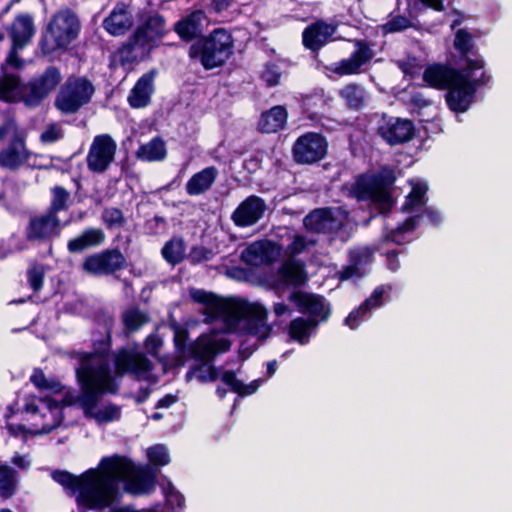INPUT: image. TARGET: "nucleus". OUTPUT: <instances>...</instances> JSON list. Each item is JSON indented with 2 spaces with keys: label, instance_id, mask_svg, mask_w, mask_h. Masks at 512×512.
<instances>
[{
  "label": "nucleus",
  "instance_id": "nucleus-1",
  "mask_svg": "<svg viewBox=\"0 0 512 512\" xmlns=\"http://www.w3.org/2000/svg\"><path fill=\"white\" fill-rule=\"evenodd\" d=\"M100 471L88 469L79 476L66 470H55L52 479L69 493L75 494L79 512L103 510L120 497L119 483L126 481V490L143 493L155 483V474L137 466L129 457L119 454L105 456Z\"/></svg>",
  "mask_w": 512,
  "mask_h": 512
},
{
  "label": "nucleus",
  "instance_id": "nucleus-2",
  "mask_svg": "<svg viewBox=\"0 0 512 512\" xmlns=\"http://www.w3.org/2000/svg\"><path fill=\"white\" fill-rule=\"evenodd\" d=\"M76 380L79 386L78 406L89 409L97 407L105 394H116L119 386L111 374L107 363L94 365L90 355H82L76 368Z\"/></svg>",
  "mask_w": 512,
  "mask_h": 512
},
{
  "label": "nucleus",
  "instance_id": "nucleus-3",
  "mask_svg": "<svg viewBox=\"0 0 512 512\" xmlns=\"http://www.w3.org/2000/svg\"><path fill=\"white\" fill-rule=\"evenodd\" d=\"M139 25L128 39L118 48L117 54L120 62L132 64L137 61L135 53L137 47L151 51L168 33L166 19L158 11L144 12L139 17Z\"/></svg>",
  "mask_w": 512,
  "mask_h": 512
},
{
  "label": "nucleus",
  "instance_id": "nucleus-4",
  "mask_svg": "<svg viewBox=\"0 0 512 512\" xmlns=\"http://www.w3.org/2000/svg\"><path fill=\"white\" fill-rule=\"evenodd\" d=\"M234 53V38L224 28H215L208 35H201L188 49L191 61H198L209 71L223 67Z\"/></svg>",
  "mask_w": 512,
  "mask_h": 512
},
{
  "label": "nucleus",
  "instance_id": "nucleus-5",
  "mask_svg": "<svg viewBox=\"0 0 512 512\" xmlns=\"http://www.w3.org/2000/svg\"><path fill=\"white\" fill-rule=\"evenodd\" d=\"M80 22L77 15L70 9L57 13L42 33L39 46L44 55L57 50H66L78 37Z\"/></svg>",
  "mask_w": 512,
  "mask_h": 512
},
{
  "label": "nucleus",
  "instance_id": "nucleus-6",
  "mask_svg": "<svg viewBox=\"0 0 512 512\" xmlns=\"http://www.w3.org/2000/svg\"><path fill=\"white\" fill-rule=\"evenodd\" d=\"M94 92L95 88L89 79L70 76L55 97L54 106L64 115L75 114L91 101Z\"/></svg>",
  "mask_w": 512,
  "mask_h": 512
},
{
  "label": "nucleus",
  "instance_id": "nucleus-7",
  "mask_svg": "<svg viewBox=\"0 0 512 512\" xmlns=\"http://www.w3.org/2000/svg\"><path fill=\"white\" fill-rule=\"evenodd\" d=\"M266 319L267 311L262 305L249 303L238 298H231V303L223 322L229 330H234L241 321H244L246 333L255 336L265 326Z\"/></svg>",
  "mask_w": 512,
  "mask_h": 512
},
{
  "label": "nucleus",
  "instance_id": "nucleus-8",
  "mask_svg": "<svg viewBox=\"0 0 512 512\" xmlns=\"http://www.w3.org/2000/svg\"><path fill=\"white\" fill-rule=\"evenodd\" d=\"M128 266L127 258L119 247L105 248L87 255L81 269L93 277L115 276Z\"/></svg>",
  "mask_w": 512,
  "mask_h": 512
},
{
  "label": "nucleus",
  "instance_id": "nucleus-9",
  "mask_svg": "<svg viewBox=\"0 0 512 512\" xmlns=\"http://www.w3.org/2000/svg\"><path fill=\"white\" fill-rule=\"evenodd\" d=\"M481 69H483L481 61H469L468 66L462 68L461 80L447 88L445 100L451 111L464 113L470 108L476 94L474 84L470 83V77L476 70Z\"/></svg>",
  "mask_w": 512,
  "mask_h": 512
},
{
  "label": "nucleus",
  "instance_id": "nucleus-10",
  "mask_svg": "<svg viewBox=\"0 0 512 512\" xmlns=\"http://www.w3.org/2000/svg\"><path fill=\"white\" fill-rule=\"evenodd\" d=\"M328 153V141L320 132L301 134L291 148L292 159L299 165H312L322 161Z\"/></svg>",
  "mask_w": 512,
  "mask_h": 512
},
{
  "label": "nucleus",
  "instance_id": "nucleus-11",
  "mask_svg": "<svg viewBox=\"0 0 512 512\" xmlns=\"http://www.w3.org/2000/svg\"><path fill=\"white\" fill-rule=\"evenodd\" d=\"M62 81L60 69L55 65L47 66L44 71L25 82L27 91L24 97V105L27 108H36L53 92Z\"/></svg>",
  "mask_w": 512,
  "mask_h": 512
},
{
  "label": "nucleus",
  "instance_id": "nucleus-12",
  "mask_svg": "<svg viewBox=\"0 0 512 512\" xmlns=\"http://www.w3.org/2000/svg\"><path fill=\"white\" fill-rule=\"evenodd\" d=\"M354 46L355 49L348 58L324 65V71L329 78H332V74L339 77L359 74L361 68L374 57V51L368 41L356 40Z\"/></svg>",
  "mask_w": 512,
  "mask_h": 512
},
{
  "label": "nucleus",
  "instance_id": "nucleus-13",
  "mask_svg": "<svg viewBox=\"0 0 512 512\" xmlns=\"http://www.w3.org/2000/svg\"><path fill=\"white\" fill-rule=\"evenodd\" d=\"M117 144L109 134L94 137L86 156L88 169L93 173H103L115 159Z\"/></svg>",
  "mask_w": 512,
  "mask_h": 512
},
{
  "label": "nucleus",
  "instance_id": "nucleus-14",
  "mask_svg": "<svg viewBox=\"0 0 512 512\" xmlns=\"http://www.w3.org/2000/svg\"><path fill=\"white\" fill-rule=\"evenodd\" d=\"M69 223L68 220L61 222L58 215L46 210L44 214L30 218L25 231L26 238L28 241H52L60 237Z\"/></svg>",
  "mask_w": 512,
  "mask_h": 512
},
{
  "label": "nucleus",
  "instance_id": "nucleus-15",
  "mask_svg": "<svg viewBox=\"0 0 512 512\" xmlns=\"http://www.w3.org/2000/svg\"><path fill=\"white\" fill-rule=\"evenodd\" d=\"M415 130L410 119L383 116L376 128V134L388 145L396 146L412 140Z\"/></svg>",
  "mask_w": 512,
  "mask_h": 512
},
{
  "label": "nucleus",
  "instance_id": "nucleus-16",
  "mask_svg": "<svg viewBox=\"0 0 512 512\" xmlns=\"http://www.w3.org/2000/svg\"><path fill=\"white\" fill-rule=\"evenodd\" d=\"M231 348V341L227 338H215L211 335L201 334L188 346V355L196 362L204 364L214 363L220 353Z\"/></svg>",
  "mask_w": 512,
  "mask_h": 512
},
{
  "label": "nucleus",
  "instance_id": "nucleus-17",
  "mask_svg": "<svg viewBox=\"0 0 512 512\" xmlns=\"http://www.w3.org/2000/svg\"><path fill=\"white\" fill-rule=\"evenodd\" d=\"M288 300L298 312L308 314L309 318H319V322H326L331 315L330 304L322 295L295 290L289 294Z\"/></svg>",
  "mask_w": 512,
  "mask_h": 512
},
{
  "label": "nucleus",
  "instance_id": "nucleus-18",
  "mask_svg": "<svg viewBox=\"0 0 512 512\" xmlns=\"http://www.w3.org/2000/svg\"><path fill=\"white\" fill-rule=\"evenodd\" d=\"M153 363L143 353L128 348H120L114 355V369L118 376L131 373L142 375L153 370Z\"/></svg>",
  "mask_w": 512,
  "mask_h": 512
},
{
  "label": "nucleus",
  "instance_id": "nucleus-19",
  "mask_svg": "<svg viewBox=\"0 0 512 512\" xmlns=\"http://www.w3.org/2000/svg\"><path fill=\"white\" fill-rule=\"evenodd\" d=\"M266 210L267 204L262 197L249 195L233 211L231 220L237 227H250L263 218Z\"/></svg>",
  "mask_w": 512,
  "mask_h": 512
},
{
  "label": "nucleus",
  "instance_id": "nucleus-20",
  "mask_svg": "<svg viewBox=\"0 0 512 512\" xmlns=\"http://www.w3.org/2000/svg\"><path fill=\"white\" fill-rule=\"evenodd\" d=\"M303 224L309 232L324 234L335 233L343 226L330 207L312 210L304 217Z\"/></svg>",
  "mask_w": 512,
  "mask_h": 512
},
{
  "label": "nucleus",
  "instance_id": "nucleus-21",
  "mask_svg": "<svg viewBox=\"0 0 512 512\" xmlns=\"http://www.w3.org/2000/svg\"><path fill=\"white\" fill-rule=\"evenodd\" d=\"M461 77L462 68L457 69L441 63L429 65L423 73V80L427 85L438 90H447L452 84L459 82Z\"/></svg>",
  "mask_w": 512,
  "mask_h": 512
},
{
  "label": "nucleus",
  "instance_id": "nucleus-22",
  "mask_svg": "<svg viewBox=\"0 0 512 512\" xmlns=\"http://www.w3.org/2000/svg\"><path fill=\"white\" fill-rule=\"evenodd\" d=\"M24 136L14 128V134L6 148L0 151V166L8 170H17L29 159Z\"/></svg>",
  "mask_w": 512,
  "mask_h": 512
},
{
  "label": "nucleus",
  "instance_id": "nucleus-23",
  "mask_svg": "<svg viewBox=\"0 0 512 512\" xmlns=\"http://www.w3.org/2000/svg\"><path fill=\"white\" fill-rule=\"evenodd\" d=\"M190 297L194 302L205 306L204 314L207 318L211 320L222 319L224 321L231 298H222L202 289H192Z\"/></svg>",
  "mask_w": 512,
  "mask_h": 512
},
{
  "label": "nucleus",
  "instance_id": "nucleus-24",
  "mask_svg": "<svg viewBox=\"0 0 512 512\" xmlns=\"http://www.w3.org/2000/svg\"><path fill=\"white\" fill-rule=\"evenodd\" d=\"M134 26V18L129 6L118 2L103 20V28L112 36H123Z\"/></svg>",
  "mask_w": 512,
  "mask_h": 512
},
{
  "label": "nucleus",
  "instance_id": "nucleus-25",
  "mask_svg": "<svg viewBox=\"0 0 512 512\" xmlns=\"http://www.w3.org/2000/svg\"><path fill=\"white\" fill-rule=\"evenodd\" d=\"M106 234L100 227H87L77 236L67 242V250L70 254H79L89 249L98 248L104 244Z\"/></svg>",
  "mask_w": 512,
  "mask_h": 512
},
{
  "label": "nucleus",
  "instance_id": "nucleus-26",
  "mask_svg": "<svg viewBox=\"0 0 512 512\" xmlns=\"http://www.w3.org/2000/svg\"><path fill=\"white\" fill-rule=\"evenodd\" d=\"M206 18L205 12L196 9L174 23L173 30L184 42L195 41L201 31L202 22Z\"/></svg>",
  "mask_w": 512,
  "mask_h": 512
},
{
  "label": "nucleus",
  "instance_id": "nucleus-27",
  "mask_svg": "<svg viewBox=\"0 0 512 512\" xmlns=\"http://www.w3.org/2000/svg\"><path fill=\"white\" fill-rule=\"evenodd\" d=\"M334 27L322 20L307 26L302 33V43L312 52H318L331 38Z\"/></svg>",
  "mask_w": 512,
  "mask_h": 512
},
{
  "label": "nucleus",
  "instance_id": "nucleus-28",
  "mask_svg": "<svg viewBox=\"0 0 512 512\" xmlns=\"http://www.w3.org/2000/svg\"><path fill=\"white\" fill-rule=\"evenodd\" d=\"M352 192L359 201L384 203L390 200V193L380 192L372 178L367 173L360 174L356 178L352 186Z\"/></svg>",
  "mask_w": 512,
  "mask_h": 512
},
{
  "label": "nucleus",
  "instance_id": "nucleus-29",
  "mask_svg": "<svg viewBox=\"0 0 512 512\" xmlns=\"http://www.w3.org/2000/svg\"><path fill=\"white\" fill-rule=\"evenodd\" d=\"M384 293L383 286H377L368 298L348 314L345 324L351 329H356L373 308L382 305Z\"/></svg>",
  "mask_w": 512,
  "mask_h": 512
},
{
  "label": "nucleus",
  "instance_id": "nucleus-30",
  "mask_svg": "<svg viewBox=\"0 0 512 512\" xmlns=\"http://www.w3.org/2000/svg\"><path fill=\"white\" fill-rule=\"evenodd\" d=\"M288 112L285 106L276 105L263 111L257 123V129L261 133H277L287 124Z\"/></svg>",
  "mask_w": 512,
  "mask_h": 512
},
{
  "label": "nucleus",
  "instance_id": "nucleus-31",
  "mask_svg": "<svg viewBox=\"0 0 512 512\" xmlns=\"http://www.w3.org/2000/svg\"><path fill=\"white\" fill-rule=\"evenodd\" d=\"M35 34L33 18L30 14L23 13L15 17L10 36L14 49H23Z\"/></svg>",
  "mask_w": 512,
  "mask_h": 512
},
{
  "label": "nucleus",
  "instance_id": "nucleus-32",
  "mask_svg": "<svg viewBox=\"0 0 512 512\" xmlns=\"http://www.w3.org/2000/svg\"><path fill=\"white\" fill-rule=\"evenodd\" d=\"M153 77V72H148L136 81L127 99L131 108H145L150 104L153 93Z\"/></svg>",
  "mask_w": 512,
  "mask_h": 512
},
{
  "label": "nucleus",
  "instance_id": "nucleus-33",
  "mask_svg": "<svg viewBox=\"0 0 512 512\" xmlns=\"http://www.w3.org/2000/svg\"><path fill=\"white\" fill-rule=\"evenodd\" d=\"M453 47L458 52L460 59L465 62V66H468V62L473 60L481 61L483 67L485 66L484 59L475 47L473 35L466 28H460L455 32Z\"/></svg>",
  "mask_w": 512,
  "mask_h": 512
},
{
  "label": "nucleus",
  "instance_id": "nucleus-34",
  "mask_svg": "<svg viewBox=\"0 0 512 512\" xmlns=\"http://www.w3.org/2000/svg\"><path fill=\"white\" fill-rule=\"evenodd\" d=\"M19 75L5 74L0 79V99L8 103H24L27 91Z\"/></svg>",
  "mask_w": 512,
  "mask_h": 512
},
{
  "label": "nucleus",
  "instance_id": "nucleus-35",
  "mask_svg": "<svg viewBox=\"0 0 512 512\" xmlns=\"http://www.w3.org/2000/svg\"><path fill=\"white\" fill-rule=\"evenodd\" d=\"M279 254V246L272 240H262L254 242L246 247L241 254V258L247 262L256 261H273Z\"/></svg>",
  "mask_w": 512,
  "mask_h": 512
},
{
  "label": "nucleus",
  "instance_id": "nucleus-36",
  "mask_svg": "<svg viewBox=\"0 0 512 512\" xmlns=\"http://www.w3.org/2000/svg\"><path fill=\"white\" fill-rule=\"evenodd\" d=\"M114 321L112 318L104 320L102 327L103 332H94L92 339V352H86L83 355H90V361L94 358H103L109 354L112 344V330Z\"/></svg>",
  "mask_w": 512,
  "mask_h": 512
},
{
  "label": "nucleus",
  "instance_id": "nucleus-37",
  "mask_svg": "<svg viewBox=\"0 0 512 512\" xmlns=\"http://www.w3.org/2000/svg\"><path fill=\"white\" fill-rule=\"evenodd\" d=\"M218 175L215 166H209L193 174L186 183V193L190 196H198L208 191L214 184Z\"/></svg>",
  "mask_w": 512,
  "mask_h": 512
},
{
  "label": "nucleus",
  "instance_id": "nucleus-38",
  "mask_svg": "<svg viewBox=\"0 0 512 512\" xmlns=\"http://www.w3.org/2000/svg\"><path fill=\"white\" fill-rule=\"evenodd\" d=\"M278 281L285 287L298 288L305 285L307 276L299 263L287 262L278 269Z\"/></svg>",
  "mask_w": 512,
  "mask_h": 512
},
{
  "label": "nucleus",
  "instance_id": "nucleus-39",
  "mask_svg": "<svg viewBox=\"0 0 512 512\" xmlns=\"http://www.w3.org/2000/svg\"><path fill=\"white\" fill-rule=\"evenodd\" d=\"M135 156L142 162H159L167 156L165 141L159 137H153L148 143L141 144Z\"/></svg>",
  "mask_w": 512,
  "mask_h": 512
},
{
  "label": "nucleus",
  "instance_id": "nucleus-40",
  "mask_svg": "<svg viewBox=\"0 0 512 512\" xmlns=\"http://www.w3.org/2000/svg\"><path fill=\"white\" fill-rule=\"evenodd\" d=\"M319 321L313 318L297 317L290 321L288 325L289 337L301 345L309 343L313 330L318 326Z\"/></svg>",
  "mask_w": 512,
  "mask_h": 512
},
{
  "label": "nucleus",
  "instance_id": "nucleus-41",
  "mask_svg": "<svg viewBox=\"0 0 512 512\" xmlns=\"http://www.w3.org/2000/svg\"><path fill=\"white\" fill-rule=\"evenodd\" d=\"M221 381L230 388V390L241 397L249 396L254 394L261 383L260 379L253 380L249 384H244L243 381L239 380L236 376L235 371L226 370L221 375Z\"/></svg>",
  "mask_w": 512,
  "mask_h": 512
},
{
  "label": "nucleus",
  "instance_id": "nucleus-42",
  "mask_svg": "<svg viewBox=\"0 0 512 512\" xmlns=\"http://www.w3.org/2000/svg\"><path fill=\"white\" fill-rule=\"evenodd\" d=\"M186 244L181 236H174L165 242L161 249L163 259L170 265L175 266L185 259Z\"/></svg>",
  "mask_w": 512,
  "mask_h": 512
},
{
  "label": "nucleus",
  "instance_id": "nucleus-43",
  "mask_svg": "<svg viewBox=\"0 0 512 512\" xmlns=\"http://www.w3.org/2000/svg\"><path fill=\"white\" fill-rule=\"evenodd\" d=\"M95 408L92 406L89 409L85 406L81 407L84 416L88 419H94L98 424L111 423L121 419V407L114 403H108L97 411H95Z\"/></svg>",
  "mask_w": 512,
  "mask_h": 512
},
{
  "label": "nucleus",
  "instance_id": "nucleus-44",
  "mask_svg": "<svg viewBox=\"0 0 512 512\" xmlns=\"http://www.w3.org/2000/svg\"><path fill=\"white\" fill-rule=\"evenodd\" d=\"M339 96L345 101L347 107L352 110H360L364 106L365 91L359 84H347L339 91Z\"/></svg>",
  "mask_w": 512,
  "mask_h": 512
},
{
  "label": "nucleus",
  "instance_id": "nucleus-45",
  "mask_svg": "<svg viewBox=\"0 0 512 512\" xmlns=\"http://www.w3.org/2000/svg\"><path fill=\"white\" fill-rule=\"evenodd\" d=\"M17 489L16 471L7 465H0V497L9 499Z\"/></svg>",
  "mask_w": 512,
  "mask_h": 512
},
{
  "label": "nucleus",
  "instance_id": "nucleus-46",
  "mask_svg": "<svg viewBox=\"0 0 512 512\" xmlns=\"http://www.w3.org/2000/svg\"><path fill=\"white\" fill-rule=\"evenodd\" d=\"M427 186L424 184H416L412 187V190L405 197V201L402 205V210L406 212H413L419 210L425 205V195L427 193Z\"/></svg>",
  "mask_w": 512,
  "mask_h": 512
},
{
  "label": "nucleus",
  "instance_id": "nucleus-47",
  "mask_svg": "<svg viewBox=\"0 0 512 512\" xmlns=\"http://www.w3.org/2000/svg\"><path fill=\"white\" fill-rule=\"evenodd\" d=\"M50 192L51 200L47 211L58 215L59 212L69 208L70 194L63 186L56 185L50 189Z\"/></svg>",
  "mask_w": 512,
  "mask_h": 512
},
{
  "label": "nucleus",
  "instance_id": "nucleus-48",
  "mask_svg": "<svg viewBox=\"0 0 512 512\" xmlns=\"http://www.w3.org/2000/svg\"><path fill=\"white\" fill-rule=\"evenodd\" d=\"M100 218L108 230L121 229L127 224L123 211L117 207H105Z\"/></svg>",
  "mask_w": 512,
  "mask_h": 512
},
{
  "label": "nucleus",
  "instance_id": "nucleus-49",
  "mask_svg": "<svg viewBox=\"0 0 512 512\" xmlns=\"http://www.w3.org/2000/svg\"><path fill=\"white\" fill-rule=\"evenodd\" d=\"M369 176L382 193H389L390 187L393 186L396 181L395 172L389 166H383L377 172L369 174Z\"/></svg>",
  "mask_w": 512,
  "mask_h": 512
},
{
  "label": "nucleus",
  "instance_id": "nucleus-50",
  "mask_svg": "<svg viewBox=\"0 0 512 512\" xmlns=\"http://www.w3.org/2000/svg\"><path fill=\"white\" fill-rule=\"evenodd\" d=\"M122 321L125 331L127 333H132L139 330L145 323H147L148 317L138 308H134L123 314Z\"/></svg>",
  "mask_w": 512,
  "mask_h": 512
},
{
  "label": "nucleus",
  "instance_id": "nucleus-51",
  "mask_svg": "<svg viewBox=\"0 0 512 512\" xmlns=\"http://www.w3.org/2000/svg\"><path fill=\"white\" fill-rule=\"evenodd\" d=\"M28 285L33 292H39L44 284L45 270L41 264H33L26 271Z\"/></svg>",
  "mask_w": 512,
  "mask_h": 512
},
{
  "label": "nucleus",
  "instance_id": "nucleus-52",
  "mask_svg": "<svg viewBox=\"0 0 512 512\" xmlns=\"http://www.w3.org/2000/svg\"><path fill=\"white\" fill-rule=\"evenodd\" d=\"M149 461L156 466H165L170 462L167 448L162 444H156L147 451Z\"/></svg>",
  "mask_w": 512,
  "mask_h": 512
},
{
  "label": "nucleus",
  "instance_id": "nucleus-53",
  "mask_svg": "<svg viewBox=\"0 0 512 512\" xmlns=\"http://www.w3.org/2000/svg\"><path fill=\"white\" fill-rule=\"evenodd\" d=\"M215 253L212 249L205 246H193L189 253V260L192 264H200L202 262L210 261L214 258Z\"/></svg>",
  "mask_w": 512,
  "mask_h": 512
},
{
  "label": "nucleus",
  "instance_id": "nucleus-54",
  "mask_svg": "<svg viewBox=\"0 0 512 512\" xmlns=\"http://www.w3.org/2000/svg\"><path fill=\"white\" fill-rule=\"evenodd\" d=\"M261 79L267 87H274L280 83L281 72L275 63H267L261 73Z\"/></svg>",
  "mask_w": 512,
  "mask_h": 512
},
{
  "label": "nucleus",
  "instance_id": "nucleus-55",
  "mask_svg": "<svg viewBox=\"0 0 512 512\" xmlns=\"http://www.w3.org/2000/svg\"><path fill=\"white\" fill-rule=\"evenodd\" d=\"M410 27L411 21L407 17L403 15H397L383 25V30L386 33H396L404 31Z\"/></svg>",
  "mask_w": 512,
  "mask_h": 512
},
{
  "label": "nucleus",
  "instance_id": "nucleus-56",
  "mask_svg": "<svg viewBox=\"0 0 512 512\" xmlns=\"http://www.w3.org/2000/svg\"><path fill=\"white\" fill-rule=\"evenodd\" d=\"M144 227L147 234L151 236H158L166 231L167 221L164 217L156 215L146 220Z\"/></svg>",
  "mask_w": 512,
  "mask_h": 512
},
{
  "label": "nucleus",
  "instance_id": "nucleus-57",
  "mask_svg": "<svg viewBox=\"0 0 512 512\" xmlns=\"http://www.w3.org/2000/svg\"><path fill=\"white\" fill-rule=\"evenodd\" d=\"M405 234L398 226L393 229L384 228V232L381 237L382 243H394L396 245H404L406 242Z\"/></svg>",
  "mask_w": 512,
  "mask_h": 512
},
{
  "label": "nucleus",
  "instance_id": "nucleus-58",
  "mask_svg": "<svg viewBox=\"0 0 512 512\" xmlns=\"http://www.w3.org/2000/svg\"><path fill=\"white\" fill-rule=\"evenodd\" d=\"M419 215H421V220L434 227H438L443 220L441 212L431 206L425 207Z\"/></svg>",
  "mask_w": 512,
  "mask_h": 512
},
{
  "label": "nucleus",
  "instance_id": "nucleus-59",
  "mask_svg": "<svg viewBox=\"0 0 512 512\" xmlns=\"http://www.w3.org/2000/svg\"><path fill=\"white\" fill-rule=\"evenodd\" d=\"M372 259V253L368 249L355 250L349 255V262L361 270V267L369 263Z\"/></svg>",
  "mask_w": 512,
  "mask_h": 512
},
{
  "label": "nucleus",
  "instance_id": "nucleus-60",
  "mask_svg": "<svg viewBox=\"0 0 512 512\" xmlns=\"http://www.w3.org/2000/svg\"><path fill=\"white\" fill-rule=\"evenodd\" d=\"M406 252L407 249L403 247L401 249L387 250L385 253H383L387 260L388 269L393 272H396L400 268V261L398 259V256Z\"/></svg>",
  "mask_w": 512,
  "mask_h": 512
},
{
  "label": "nucleus",
  "instance_id": "nucleus-61",
  "mask_svg": "<svg viewBox=\"0 0 512 512\" xmlns=\"http://www.w3.org/2000/svg\"><path fill=\"white\" fill-rule=\"evenodd\" d=\"M63 137L62 131L55 124L49 125L40 136L43 143H54Z\"/></svg>",
  "mask_w": 512,
  "mask_h": 512
},
{
  "label": "nucleus",
  "instance_id": "nucleus-62",
  "mask_svg": "<svg viewBox=\"0 0 512 512\" xmlns=\"http://www.w3.org/2000/svg\"><path fill=\"white\" fill-rule=\"evenodd\" d=\"M234 0H208L206 6L209 12L220 14L232 7Z\"/></svg>",
  "mask_w": 512,
  "mask_h": 512
},
{
  "label": "nucleus",
  "instance_id": "nucleus-63",
  "mask_svg": "<svg viewBox=\"0 0 512 512\" xmlns=\"http://www.w3.org/2000/svg\"><path fill=\"white\" fill-rule=\"evenodd\" d=\"M188 340V332L185 329L176 331L174 335V345L178 352L184 353L186 350L188 351L187 345Z\"/></svg>",
  "mask_w": 512,
  "mask_h": 512
},
{
  "label": "nucleus",
  "instance_id": "nucleus-64",
  "mask_svg": "<svg viewBox=\"0 0 512 512\" xmlns=\"http://www.w3.org/2000/svg\"><path fill=\"white\" fill-rule=\"evenodd\" d=\"M30 381L38 390L43 391L47 387L48 379L40 368H35Z\"/></svg>",
  "mask_w": 512,
  "mask_h": 512
}]
</instances>
